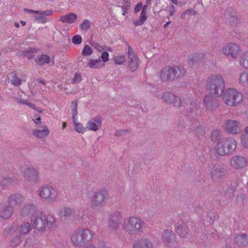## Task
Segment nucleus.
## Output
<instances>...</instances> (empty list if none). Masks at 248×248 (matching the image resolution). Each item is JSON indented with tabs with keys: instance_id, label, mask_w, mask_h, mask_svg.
Here are the masks:
<instances>
[{
	"instance_id": "obj_1",
	"label": "nucleus",
	"mask_w": 248,
	"mask_h": 248,
	"mask_svg": "<svg viewBox=\"0 0 248 248\" xmlns=\"http://www.w3.org/2000/svg\"><path fill=\"white\" fill-rule=\"evenodd\" d=\"M206 89L209 94L220 97L225 90V82L220 74L211 75L206 81Z\"/></svg>"
},
{
	"instance_id": "obj_2",
	"label": "nucleus",
	"mask_w": 248,
	"mask_h": 248,
	"mask_svg": "<svg viewBox=\"0 0 248 248\" xmlns=\"http://www.w3.org/2000/svg\"><path fill=\"white\" fill-rule=\"evenodd\" d=\"M186 70L181 65L168 66L160 72V78L162 81H173L186 75Z\"/></svg>"
},
{
	"instance_id": "obj_3",
	"label": "nucleus",
	"mask_w": 248,
	"mask_h": 248,
	"mask_svg": "<svg viewBox=\"0 0 248 248\" xmlns=\"http://www.w3.org/2000/svg\"><path fill=\"white\" fill-rule=\"evenodd\" d=\"M236 140L232 138H222L217 142L216 150L221 155L232 154L236 149Z\"/></svg>"
},
{
	"instance_id": "obj_4",
	"label": "nucleus",
	"mask_w": 248,
	"mask_h": 248,
	"mask_svg": "<svg viewBox=\"0 0 248 248\" xmlns=\"http://www.w3.org/2000/svg\"><path fill=\"white\" fill-rule=\"evenodd\" d=\"M54 218L51 217H48L46 218V215L44 213H41L39 216H33L31 217V223L33 228L38 231H43L46 228V222L47 226L51 225L53 224Z\"/></svg>"
},
{
	"instance_id": "obj_5",
	"label": "nucleus",
	"mask_w": 248,
	"mask_h": 248,
	"mask_svg": "<svg viewBox=\"0 0 248 248\" xmlns=\"http://www.w3.org/2000/svg\"><path fill=\"white\" fill-rule=\"evenodd\" d=\"M222 95L224 102L230 106H234L242 100V94L233 88L224 91Z\"/></svg>"
},
{
	"instance_id": "obj_6",
	"label": "nucleus",
	"mask_w": 248,
	"mask_h": 248,
	"mask_svg": "<svg viewBox=\"0 0 248 248\" xmlns=\"http://www.w3.org/2000/svg\"><path fill=\"white\" fill-rule=\"evenodd\" d=\"M144 224L140 218L137 217H130L129 220L124 222V228L128 232L134 233L135 232H142V225Z\"/></svg>"
},
{
	"instance_id": "obj_7",
	"label": "nucleus",
	"mask_w": 248,
	"mask_h": 248,
	"mask_svg": "<svg viewBox=\"0 0 248 248\" xmlns=\"http://www.w3.org/2000/svg\"><path fill=\"white\" fill-rule=\"evenodd\" d=\"M40 197L46 202L51 203L56 199L57 192L54 188L49 185H45L39 190Z\"/></svg>"
},
{
	"instance_id": "obj_8",
	"label": "nucleus",
	"mask_w": 248,
	"mask_h": 248,
	"mask_svg": "<svg viewBox=\"0 0 248 248\" xmlns=\"http://www.w3.org/2000/svg\"><path fill=\"white\" fill-rule=\"evenodd\" d=\"M210 176L214 181L218 182L227 174V167L218 163H215L210 171Z\"/></svg>"
},
{
	"instance_id": "obj_9",
	"label": "nucleus",
	"mask_w": 248,
	"mask_h": 248,
	"mask_svg": "<svg viewBox=\"0 0 248 248\" xmlns=\"http://www.w3.org/2000/svg\"><path fill=\"white\" fill-rule=\"evenodd\" d=\"M187 116L192 122L198 119L201 114V106L198 101H190L186 105Z\"/></svg>"
},
{
	"instance_id": "obj_10",
	"label": "nucleus",
	"mask_w": 248,
	"mask_h": 248,
	"mask_svg": "<svg viewBox=\"0 0 248 248\" xmlns=\"http://www.w3.org/2000/svg\"><path fill=\"white\" fill-rule=\"evenodd\" d=\"M108 198L107 191L101 189L93 192L92 198V206L93 208L101 207L103 205L104 202Z\"/></svg>"
},
{
	"instance_id": "obj_11",
	"label": "nucleus",
	"mask_w": 248,
	"mask_h": 248,
	"mask_svg": "<svg viewBox=\"0 0 248 248\" xmlns=\"http://www.w3.org/2000/svg\"><path fill=\"white\" fill-rule=\"evenodd\" d=\"M241 124L239 121L228 119L225 121L224 131L229 134H237L241 131Z\"/></svg>"
},
{
	"instance_id": "obj_12",
	"label": "nucleus",
	"mask_w": 248,
	"mask_h": 248,
	"mask_svg": "<svg viewBox=\"0 0 248 248\" xmlns=\"http://www.w3.org/2000/svg\"><path fill=\"white\" fill-rule=\"evenodd\" d=\"M189 226H191L190 222L179 220L175 226L176 232L182 238L187 237L189 233Z\"/></svg>"
},
{
	"instance_id": "obj_13",
	"label": "nucleus",
	"mask_w": 248,
	"mask_h": 248,
	"mask_svg": "<svg viewBox=\"0 0 248 248\" xmlns=\"http://www.w3.org/2000/svg\"><path fill=\"white\" fill-rule=\"evenodd\" d=\"M128 57L129 59V68L132 72L135 71L139 65V60L130 46H128Z\"/></svg>"
},
{
	"instance_id": "obj_14",
	"label": "nucleus",
	"mask_w": 248,
	"mask_h": 248,
	"mask_svg": "<svg viewBox=\"0 0 248 248\" xmlns=\"http://www.w3.org/2000/svg\"><path fill=\"white\" fill-rule=\"evenodd\" d=\"M239 50V46L234 43L227 44L222 48V52L224 54L233 58L236 57Z\"/></svg>"
},
{
	"instance_id": "obj_15",
	"label": "nucleus",
	"mask_w": 248,
	"mask_h": 248,
	"mask_svg": "<svg viewBox=\"0 0 248 248\" xmlns=\"http://www.w3.org/2000/svg\"><path fill=\"white\" fill-rule=\"evenodd\" d=\"M217 97L211 94L205 96L204 103L207 109L213 111L217 108L220 105Z\"/></svg>"
},
{
	"instance_id": "obj_16",
	"label": "nucleus",
	"mask_w": 248,
	"mask_h": 248,
	"mask_svg": "<svg viewBox=\"0 0 248 248\" xmlns=\"http://www.w3.org/2000/svg\"><path fill=\"white\" fill-rule=\"evenodd\" d=\"M162 98L165 102L172 104L174 107H180L182 104L180 98L172 93L166 92L164 93Z\"/></svg>"
},
{
	"instance_id": "obj_17",
	"label": "nucleus",
	"mask_w": 248,
	"mask_h": 248,
	"mask_svg": "<svg viewBox=\"0 0 248 248\" xmlns=\"http://www.w3.org/2000/svg\"><path fill=\"white\" fill-rule=\"evenodd\" d=\"M231 166L236 170L241 169L245 167L247 164L246 158L241 155H235L230 160Z\"/></svg>"
},
{
	"instance_id": "obj_18",
	"label": "nucleus",
	"mask_w": 248,
	"mask_h": 248,
	"mask_svg": "<svg viewBox=\"0 0 248 248\" xmlns=\"http://www.w3.org/2000/svg\"><path fill=\"white\" fill-rule=\"evenodd\" d=\"M164 244L168 246H171L176 243V235L173 232L169 230H165L162 236Z\"/></svg>"
},
{
	"instance_id": "obj_19",
	"label": "nucleus",
	"mask_w": 248,
	"mask_h": 248,
	"mask_svg": "<svg viewBox=\"0 0 248 248\" xmlns=\"http://www.w3.org/2000/svg\"><path fill=\"white\" fill-rule=\"evenodd\" d=\"M225 16L227 22L232 25H236L240 21L237 13L232 9L226 10Z\"/></svg>"
},
{
	"instance_id": "obj_20",
	"label": "nucleus",
	"mask_w": 248,
	"mask_h": 248,
	"mask_svg": "<svg viewBox=\"0 0 248 248\" xmlns=\"http://www.w3.org/2000/svg\"><path fill=\"white\" fill-rule=\"evenodd\" d=\"M120 213L118 212L114 213L110 218L108 227L112 231L116 232L119 227L120 222Z\"/></svg>"
},
{
	"instance_id": "obj_21",
	"label": "nucleus",
	"mask_w": 248,
	"mask_h": 248,
	"mask_svg": "<svg viewBox=\"0 0 248 248\" xmlns=\"http://www.w3.org/2000/svg\"><path fill=\"white\" fill-rule=\"evenodd\" d=\"M26 179L28 181L36 183L38 181V173L34 168H28L24 171Z\"/></svg>"
},
{
	"instance_id": "obj_22",
	"label": "nucleus",
	"mask_w": 248,
	"mask_h": 248,
	"mask_svg": "<svg viewBox=\"0 0 248 248\" xmlns=\"http://www.w3.org/2000/svg\"><path fill=\"white\" fill-rule=\"evenodd\" d=\"M13 212V207L6 203L1 205L0 208V217L7 219L11 217Z\"/></svg>"
},
{
	"instance_id": "obj_23",
	"label": "nucleus",
	"mask_w": 248,
	"mask_h": 248,
	"mask_svg": "<svg viewBox=\"0 0 248 248\" xmlns=\"http://www.w3.org/2000/svg\"><path fill=\"white\" fill-rule=\"evenodd\" d=\"M24 198L19 193L11 194L8 198L9 204L13 207L20 206Z\"/></svg>"
},
{
	"instance_id": "obj_24",
	"label": "nucleus",
	"mask_w": 248,
	"mask_h": 248,
	"mask_svg": "<svg viewBox=\"0 0 248 248\" xmlns=\"http://www.w3.org/2000/svg\"><path fill=\"white\" fill-rule=\"evenodd\" d=\"M35 62L38 66H43L50 62L51 63L50 64L51 65H53L54 64V61L52 60L51 62L50 57L47 54L38 55L35 59Z\"/></svg>"
},
{
	"instance_id": "obj_25",
	"label": "nucleus",
	"mask_w": 248,
	"mask_h": 248,
	"mask_svg": "<svg viewBox=\"0 0 248 248\" xmlns=\"http://www.w3.org/2000/svg\"><path fill=\"white\" fill-rule=\"evenodd\" d=\"M152 243L147 239H141L135 241L133 248H152Z\"/></svg>"
},
{
	"instance_id": "obj_26",
	"label": "nucleus",
	"mask_w": 248,
	"mask_h": 248,
	"mask_svg": "<svg viewBox=\"0 0 248 248\" xmlns=\"http://www.w3.org/2000/svg\"><path fill=\"white\" fill-rule=\"evenodd\" d=\"M77 18V15L73 13H70L60 17V20L66 24L74 23Z\"/></svg>"
},
{
	"instance_id": "obj_27",
	"label": "nucleus",
	"mask_w": 248,
	"mask_h": 248,
	"mask_svg": "<svg viewBox=\"0 0 248 248\" xmlns=\"http://www.w3.org/2000/svg\"><path fill=\"white\" fill-rule=\"evenodd\" d=\"M236 244L240 247H245L248 245V235L242 234L237 235L234 239Z\"/></svg>"
},
{
	"instance_id": "obj_28",
	"label": "nucleus",
	"mask_w": 248,
	"mask_h": 248,
	"mask_svg": "<svg viewBox=\"0 0 248 248\" xmlns=\"http://www.w3.org/2000/svg\"><path fill=\"white\" fill-rule=\"evenodd\" d=\"M36 212V206L33 204H27L22 210V215L23 216H32Z\"/></svg>"
},
{
	"instance_id": "obj_29",
	"label": "nucleus",
	"mask_w": 248,
	"mask_h": 248,
	"mask_svg": "<svg viewBox=\"0 0 248 248\" xmlns=\"http://www.w3.org/2000/svg\"><path fill=\"white\" fill-rule=\"evenodd\" d=\"M71 240L74 244L79 247L86 243L79 231L72 236Z\"/></svg>"
},
{
	"instance_id": "obj_30",
	"label": "nucleus",
	"mask_w": 248,
	"mask_h": 248,
	"mask_svg": "<svg viewBox=\"0 0 248 248\" xmlns=\"http://www.w3.org/2000/svg\"><path fill=\"white\" fill-rule=\"evenodd\" d=\"M49 134V130L47 128L44 129H34L32 134L38 138H43L47 137Z\"/></svg>"
},
{
	"instance_id": "obj_31",
	"label": "nucleus",
	"mask_w": 248,
	"mask_h": 248,
	"mask_svg": "<svg viewBox=\"0 0 248 248\" xmlns=\"http://www.w3.org/2000/svg\"><path fill=\"white\" fill-rule=\"evenodd\" d=\"M74 211L69 207H64L61 209L60 212L62 219L66 220L67 218L74 214Z\"/></svg>"
},
{
	"instance_id": "obj_32",
	"label": "nucleus",
	"mask_w": 248,
	"mask_h": 248,
	"mask_svg": "<svg viewBox=\"0 0 248 248\" xmlns=\"http://www.w3.org/2000/svg\"><path fill=\"white\" fill-rule=\"evenodd\" d=\"M205 129L202 126H197L194 129L193 133L199 140H202L205 137Z\"/></svg>"
},
{
	"instance_id": "obj_33",
	"label": "nucleus",
	"mask_w": 248,
	"mask_h": 248,
	"mask_svg": "<svg viewBox=\"0 0 248 248\" xmlns=\"http://www.w3.org/2000/svg\"><path fill=\"white\" fill-rule=\"evenodd\" d=\"M23 11L25 12L29 13V14L35 13V14H37L43 15L45 16L51 15L53 12V11H51L50 10H47L46 11H38V10H31V9H29L27 8H24L23 9Z\"/></svg>"
},
{
	"instance_id": "obj_34",
	"label": "nucleus",
	"mask_w": 248,
	"mask_h": 248,
	"mask_svg": "<svg viewBox=\"0 0 248 248\" xmlns=\"http://www.w3.org/2000/svg\"><path fill=\"white\" fill-rule=\"evenodd\" d=\"M79 232L86 243L91 240L93 237V234L89 229H83L79 231Z\"/></svg>"
},
{
	"instance_id": "obj_35",
	"label": "nucleus",
	"mask_w": 248,
	"mask_h": 248,
	"mask_svg": "<svg viewBox=\"0 0 248 248\" xmlns=\"http://www.w3.org/2000/svg\"><path fill=\"white\" fill-rule=\"evenodd\" d=\"M204 58L202 53L194 54L191 58L188 60L189 64H194L202 61Z\"/></svg>"
},
{
	"instance_id": "obj_36",
	"label": "nucleus",
	"mask_w": 248,
	"mask_h": 248,
	"mask_svg": "<svg viewBox=\"0 0 248 248\" xmlns=\"http://www.w3.org/2000/svg\"><path fill=\"white\" fill-rule=\"evenodd\" d=\"M13 182V179L10 177H4L0 181V185L2 189H7Z\"/></svg>"
},
{
	"instance_id": "obj_37",
	"label": "nucleus",
	"mask_w": 248,
	"mask_h": 248,
	"mask_svg": "<svg viewBox=\"0 0 248 248\" xmlns=\"http://www.w3.org/2000/svg\"><path fill=\"white\" fill-rule=\"evenodd\" d=\"M187 126V122L184 119L177 120L175 123V127L178 131H183Z\"/></svg>"
},
{
	"instance_id": "obj_38",
	"label": "nucleus",
	"mask_w": 248,
	"mask_h": 248,
	"mask_svg": "<svg viewBox=\"0 0 248 248\" xmlns=\"http://www.w3.org/2000/svg\"><path fill=\"white\" fill-rule=\"evenodd\" d=\"M30 224L28 222H24L18 228V233L21 235L27 234L31 230Z\"/></svg>"
},
{
	"instance_id": "obj_39",
	"label": "nucleus",
	"mask_w": 248,
	"mask_h": 248,
	"mask_svg": "<svg viewBox=\"0 0 248 248\" xmlns=\"http://www.w3.org/2000/svg\"><path fill=\"white\" fill-rule=\"evenodd\" d=\"M72 119L73 122L75 124V123H78L77 122V116L78 115V101L77 100H75L72 102Z\"/></svg>"
},
{
	"instance_id": "obj_40",
	"label": "nucleus",
	"mask_w": 248,
	"mask_h": 248,
	"mask_svg": "<svg viewBox=\"0 0 248 248\" xmlns=\"http://www.w3.org/2000/svg\"><path fill=\"white\" fill-rule=\"evenodd\" d=\"M241 140L242 145L245 148L248 149V126L245 128L244 133L241 135Z\"/></svg>"
},
{
	"instance_id": "obj_41",
	"label": "nucleus",
	"mask_w": 248,
	"mask_h": 248,
	"mask_svg": "<svg viewBox=\"0 0 248 248\" xmlns=\"http://www.w3.org/2000/svg\"><path fill=\"white\" fill-rule=\"evenodd\" d=\"M146 14L147 13L141 11L140 19L139 20H135L133 22L135 26H141L144 24L145 21L147 20Z\"/></svg>"
},
{
	"instance_id": "obj_42",
	"label": "nucleus",
	"mask_w": 248,
	"mask_h": 248,
	"mask_svg": "<svg viewBox=\"0 0 248 248\" xmlns=\"http://www.w3.org/2000/svg\"><path fill=\"white\" fill-rule=\"evenodd\" d=\"M222 194L228 199H232L233 196L232 189L228 186L223 188Z\"/></svg>"
},
{
	"instance_id": "obj_43",
	"label": "nucleus",
	"mask_w": 248,
	"mask_h": 248,
	"mask_svg": "<svg viewBox=\"0 0 248 248\" xmlns=\"http://www.w3.org/2000/svg\"><path fill=\"white\" fill-rule=\"evenodd\" d=\"M101 63V60L99 59V58L97 60L91 59L88 63V66H89L91 68L96 69L100 67Z\"/></svg>"
},
{
	"instance_id": "obj_44",
	"label": "nucleus",
	"mask_w": 248,
	"mask_h": 248,
	"mask_svg": "<svg viewBox=\"0 0 248 248\" xmlns=\"http://www.w3.org/2000/svg\"><path fill=\"white\" fill-rule=\"evenodd\" d=\"M241 66L246 69H248V51L245 52L240 60Z\"/></svg>"
},
{
	"instance_id": "obj_45",
	"label": "nucleus",
	"mask_w": 248,
	"mask_h": 248,
	"mask_svg": "<svg viewBox=\"0 0 248 248\" xmlns=\"http://www.w3.org/2000/svg\"><path fill=\"white\" fill-rule=\"evenodd\" d=\"M35 52V49L34 48H30L26 51H23L22 52V55L27 57L28 60H31L33 57V53Z\"/></svg>"
},
{
	"instance_id": "obj_46",
	"label": "nucleus",
	"mask_w": 248,
	"mask_h": 248,
	"mask_svg": "<svg viewBox=\"0 0 248 248\" xmlns=\"http://www.w3.org/2000/svg\"><path fill=\"white\" fill-rule=\"evenodd\" d=\"M220 131L218 130H213L210 135L211 140L213 142H218V140L221 139V138H220Z\"/></svg>"
},
{
	"instance_id": "obj_47",
	"label": "nucleus",
	"mask_w": 248,
	"mask_h": 248,
	"mask_svg": "<svg viewBox=\"0 0 248 248\" xmlns=\"http://www.w3.org/2000/svg\"><path fill=\"white\" fill-rule=\"evenodd\" d=\"M21 235L20 233H18L11 240V246L15 247L16 246L18 245L21 242Z\"/></svg>"
},
{
	"instance_id": "obj_48",
	"label": "nucleus",
	"mask_w": 248,
	"mask_h": 248,
	"mask_svg": "<svg viewBox=\"0 0 248 248\" xmlns=\"http://www.w3.org/2000/svg\"><path fill=\"white\" fill-rule=\"evenodd\" d=\"M239 80L244 85H248V74L246 72L243 73L240 76Z\"/></svg>"
},
{
	"instance_id": "obj_49",
	"label": "nucleus",
	"mask_w": 248,
	"mask_h": 248,
	"mask_svg": "<svg viewBox=\"0 0 248 248\" xmlns=\"http://www.w3.org/2000/svg\"><path fill=\"white\" fill-rule=\"evenodd\" d=\"M21 79L18 78L17 76L15 74L13 75L11 82L13 85L18 86L21 84Z\"/></svg>"
},
{
	"instance_id": "obj_50",
	"label": "nucleus",
	"mask_w": 248,
	"mask_h": 248,
	"mask_svg": "<svg viewBox=\"0 0 248 248\" xmlns=\"http://www.w3.org/2000/svg\"><path fill=\"white\" fill-rule=\"evenodd\" d=\"M114 61L115 64L121 65L125 61V57L124 55L116 56L114 58Z\"/></svg>"
},
{
	"instance_id": "obj_51",
	"label": "nucleus",
	"mask_w": 248,
	"mask_h": 248,
	"mask_svg": "<svg viewBox=\"0 0 248 248\" xmlns=\"http://www.w3.org/2000/svg\"><path fill=\"white\" fill-rule=\"evenodd\" d=\"M93 53L92 48L88 45H85L82 50V55L83 56H88L91 55Z\"/></svg>"
},
{
	"instance_id": "obj_52",
	"label": "nucleus",
	"mask_w": 248,
	"mask_h": 248,
	"mask_svg": "<svg viewBox=\"0 0 248 248\" xmlns=\"http://www.w3.org/2000/svg\"><path fill=\"white\" fill-rule=\"evenodd\" d=\"M75 129L76 131L80 133H84L86 131V128L84 127L80 123H75Z\"/></svg>"
},
{
	"instance_id": "obj_53",
	"label": "nucleus",
	"mask_w": 248,
	"mask_h": 248,
	"mask_svg": "<svg viewBox=\"0 0 248 248\" xmlns=\"http://www.w3.org/2000/svg\"><path fill=\"white\" fill-rule=\"evenodd\" d=\"M91 26V22L87 19L84 20L80 25V28L83 30H88Z\"/></svg>"
},
{
	"instance_id": "obj_54",
	"label": "nucleus",
	"mask_w": 248,
	"mask_h": 248,
	"mask_svg": "<svg viewBox=\"0 0 248 248\" xmlns=\"http://www.w3.org/2000/svg\"><path fill=\"white\" fill-rule=\"evenodd\" d=\"M35 20L42 23H45L47 21V18L43 15L39 14V15L34 16Z\"/></svg>"
},
{
	"instance_id": "obj_55",
	"label": "nucleus",
	"mask_w": 248,
	"mask_h": 248,
	"mask_svg": "<svg viewBox=\"0 0 248 248\" xmlns=\"http://www.w3.org/2000/svg\"><path fill=\"white\" fill-rule=\"evenodd\" d=\"M82 38L80 35H76L72 39V41L75 45H79L81 43Z\"/></svg>"
},
{
	"instance_id": "obj_56",
	"label": "nucleus",
	"mask_w": 248,
	"mask_h": 248,
	"mask_svg": "<svg viewBox=\"0 0 248 248\" xmlns=\"http://www.w3.org/2000/svg\"><path fill=\"white\" fill-rule=\"evenodd\" d=\"M88 128L89 129L94 131H96L98 129V125L91 120L88 123Z\"/></svg>"
},
{
	"instance_id": "obj_57",
	"label": "nucleus",
	"mask_w": 248,
	"mask_h": 248,
	"mask_svg": "<svg viewBox=\"0 0 248 248\" xmlns=\"http://www.w3.org/2000/svg\"><path fill=\"white\" fill-rule=\"evenodd\" d=\"M81 80V75L80 74L76 73L74 75V77L72 78V83H78Z\"/></svg>"
},
{
	"instance_id": "obj_58",
	"label": "nucleus",
	"mask_w": 248,
	"mask_h": 248,
	"mask_svg": "<svg viewBox=\"0 0 248 248\" xmlns=\"http://www.w3.org/2000/svg\"><path fill=\"white\" fill-rule=\"evenodd\" d=\"M91 45L99 52H101L104 50L103 46L97 43L93 42L91 43Z\"/></svg>"
},
{
	"instance_id": "obj_59",
	"label": "nucleus",
	"mask_w": 248,
	"mask_h": 248,
	"mask_svg": "<svg viewBox=\"0 0 248 248\" xmlns=\"http://www.w3.org/2000/svg\"><path fill=\"white\" fill-rule=\"evenodd\" d=\"M108 57H109V54H108V52H107V51L103 52L101 55V58L102 61L104 62H107L108 61V60H109Z\"/></svg>"
},
{
	"instance_id": "obj_60",
	"label": "nucleus",
	"mask_w": 248,
	"mask_h": 248,
	"mask_svg": "<svg viewBox=\"0 0 248 248\" xmlns=\"http://www.w3.org/2000/svg\"><path fill=\"white\" fill-rule=\"evenodd\" d=\"M142 8V3L141 2H139L135 6L134 9L135 14L138 13Z\"/></svg>"
},
{
	"instance_id": "obj_61",
	"label": "nucleus",
	"mask_w": 248,
	"mask_h": 248,
	"mask_svg": "<svg viewBox=\"0 0 248 248\" xmlns=\"http://www.w3.org/2000/svg\"><path fill=\"white\" fill-rule=\"evenodd\" d=\"M35 123H36V126L38 129H44L45 128H47L44 122H37L35 121Z\"/></svg>"
},
{
	"instance_id": "obj_62",
	"label": "nucleus",
	"mask_w": 248,
	"mask_h": 248,
	"mask_svg": "<svg viewBox=\"0 0 248 248\" xmlns=\"http://www.w3.org/2000/svg\"><path fill=\"white\" fill-rule=\"evenodd\" d=\"M91 121L94 122L97 125H100L101 124L100 117L99 116L95 117L94 118L92 119Z\"/></svg>"
},
{
	"instance_id": "obj_63",
	"label": "nucleus",
	"mask_w": 248,
	"mask_h": 248,
	"mask_svg": "<svg viewBox=\"0 0 248 248\" xmlns=\"http://www.w3.org/2000/svg\"><path fill=\"white\" fill-rule=\"evenodd\" d=\"M187 15H196L197 12L193 9H188L185 11Z\"/></svg>"
},
{
	"instance_id": "obj_64",
	"label": "nucleus",
	"mask_w": 248,
	"mask_h": 248,
	"mask_svg": "<svg viewBox=\"0 0 248 248\" xmlns=\"http://www.w3.org/2000/svg\"><path fill=\"white\" fill-rule=\"evenodd\" d=\"M175 12V8L173 5H171L169 9V15L170 16H172Z\"/></svg>"
}]
</instances>
